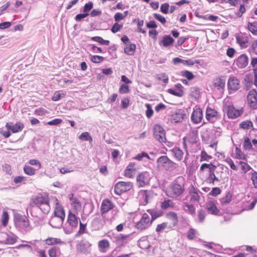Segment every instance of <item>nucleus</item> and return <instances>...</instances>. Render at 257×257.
Returning a JSON list of instances; mask_svg holds the SVG:
<instances>
[{"label": "nucleus", "mask_w": 257, "mask_h": 257, "mask_svg": "<svg viewBox=\"0 0 257 257\" xmlns=\"http://www.w3.org/2000/svg\"><path fill=\"white\" fill-rule=\"evenodd\" d=\"M185 182L184 177H178L168 186L166 190V195L173 199L178 200L185 191Z\"/></svg>", "instance_id": "1"}, {"label": "nucleus", "mask_w": 257, "mask_h": 257, "mask_svg": "<svg viewBox=\"0 0 257 257\" xmlns=\"http://www.w3.org/2000/svg\"><path fill=\"white\" fill-rule=\"evenodd\" d=\"M14 222L16 228L23 233H26L30 226L29 220L25 215L14 214Z\"/></svg>", "instance_id": "2"}, {"label": "nucleus", "mask_w": 257, "mask_h": 257, "mask_svg": "<svg viewBox=\"0 0 257 257\" xmlns=\"http://www.w3.org/2000/svg\"><path fill=\"white\" fill-rule=\"evenodd\" d=\"M158 166H161L168 172H172L177 167V164L167 156H161L157 160Z\"/></svg>", "instance_id": "3"}, {"label": "nucleus", "mask_w": 257, "mask_h": 257, "mask_svg": "<svg viewBox=\"0 0 257 257\" xmlns=\"http://www.w3.org/2000/svg\"><path fill=\"white\" fill-rule=\"evenodd\" d=\"M133 186V184L130 182L119 181L114 185V193L120 195L123 193L130 191Z\"/></svg>", "instance_id": "4"}, {"label": "nucleus", "mask_w": 257, "mask_h": 257, "mask_svg": "<svg viewBox=\"0 0 257 257\" xmlns=\"http://www.w3.org/2000/svg\"><path fill=\"white\" fill-rule=\"evenodd\" d=\"M153 135L154 138L160 143H165L166 139L165 132L163 127L160 124H156L153 128Z\"/></svg>", "instance_id": "5"}, {"label": "nucleus", "mask_w": 257, "mask_h": 257, "mask_svg": "<svg viewBox=\"0 0 257 257\" xmlns=\"http://www.w3.org/2000/svg\"><path fill=\"white\" fill-rule=\"evenodd\" d=\"M223 111L225 112L229 118H235L242 113L241 109H236L232 105H226L223 106Z\"/></svg>", "instance_id": "6"}, {"label": "nucleus", "mask_w": 257, "mask_h": 257, "mask_svg": "<svg viewBox=\"0 0 257 257\" xmlns=\"http://www.w3.org/2000/svg\"><path fill=\"white\" fill-rule=\"evenodd\" d=\"M151 224L152 222L149 215L145 213L143 214L140 220L136 223V227L138 229L143 230L149 227Z\"/></svg>", "instance_id": "7"}, {"label": "nucleus", "mask_w": 257, "mask_h": 257, "mask_svg": "<svg viewBox=\"0 0 257 257\" xmlns=\"http://www.w3.org/2000/svg\"><path fill=\"white\" fill-rule=\"evenodd\" d=\"M91 244L87 240H82L76 245L77 252L87 255L91 252Z\"/></svg>", "instance_id": "8"}, {"label": "nucleus", "mask_w": 257, "mask_h": 257, "mask_svg": "<svg viewBox=\"0 0 257 257\" xmlns=\"http://www.w3.org/2000/svg\"><path fill=\"white\" fill-rule=\"evenodd\" d=\"M186 116L185 111L182 109H177L171 116V122L173 123L181 122Z\"/></svg>", "instance_id": "9"}, {"label": "nucleus", "mask_w": 257, "mask_h": 257, "mask_svg": "<svg viewBox=\"0 0 257 257\" xmlns=\"http://www.w3.org/2000/svg\"><path fill=\"white\" fill-rule=\"evenodd\" d=\"M133 234H129L124 235L119 234L114 237L113 242H115L118 246H122L124 244L126 243L129 240L133 239Z\"/></svg>", "instance_id": "10"}, {"label": "nucleus", "mask_w": 257, "mask_h": 257, "mask_svg": "<svg viewBox=\"0 0 257 257\" xmlns=\"http://www.w3.org/2000/svg\"><path fill=\"white\" fill-rule=\"evenodd\" d=\"M150 180V174L148 172L140 173L137 177V182L139 187H144L149 184Z\"/></svg>", "instance_id": "11"}, {"label": "nucleus", "mask_w": 257, "mask_h": 257, "mask_svg": "<svg viewBox=\"0 0 257 257\" xmlns=\"http://www.w3.org/2000/svg\"><path fill=\"white\" fill-rule=\"evenodd\" d=\"M247 100L249 106L253 109L257 108V91L255 89H251L249 91Z\"/></svg>", "instance_id": "12"}, {"label": "nucleus", "mask_w": 257, "mask_h": 257, "mask_svg": "<svg viewBox=\"0 0 257 257\" xmlns=\"http://www.w3.org/2000/svg\"><path fill=\"white\" fill-rule=\"evenodd\" d=\"M234 64L238 68H244L248 64V58L245 54H241L234 60Z\"/></svg>", "instance_id": "13"}, {"label": "nucleus", "mask_w": 257, "mask_h": 257, "mask_svg": "<svg viewBox=\"0 0 257 257\" xmlns=\"http://www.w3.org/2000/svg\"><path fill=\"white\" fill-rule=\"evenodd\" d=\"M166 217L170 221V222L169 223V229H173V228L177 225L178 222V218L177 213L174 211H169L166 213Z\"/></svg>", "instance_id": "14"}, {"label": "nucleus", "mask_w": 257, "mask_h": 257, "mask_svg": "<svg viewBox=\"0 0 257 257\" xmlns=\"http://www.w3.org/2000/svg\"><path fill=\"white\" fill-rule=\"evenodd\" d=\"M115 207L114 204L108 199H104L101 205L100 211L103 215Z\"/></svg>", "instance_id": "15"}, {"label": "nucleus", "mask_w": 257, "mask_h": 257, "mask_svg": "<svg viewBox=\"0 0 257 257\" xmlns=\"http://www.w3.org/2000/svg\"><path fill=\"white\" fill-rule=\"evenodd\" d=\"M203 118V111L202 109L198 107L194 109L193 111L191 119L194 123L197 124L200 122Z\"/></svg>", "instance_id": "16"}, {"label": "nucleus", "mask_w": 257, "mask_h": 257, "mask_svg": "<svg viewBox=\"0 0 257 257\" xmlns=\"http://www.w3.org/2000/svg\"><path fill=\"white\" fill-rule=\"evenodd\" d=\"M176 89L170 88L168 89V92L172 95L178 97H182L184 95V92L183 91L184 87L180 84L177 83L175 85Z\"/></svg>", "instance_id": "17"}, {"label": "nucleus", "mask_w": 257, "mask_h": 257, "mask_svg": "<svg viewBox=\"0 0 257 257\" xmlns=\"http://www.w3.org/2000/svg\"><path fill=\"white\" fill-rule=\"evenodd\" d=\"M4 239L1 242L5 244H13L16 243L18 239V237L13 233L7 234L2 233Z\"/></svg>", "instance_id": "18"}, {"label": "nucleus", "mask_w": 257, "mask_h": 257, "mask_svg": "<svg viewBox=\"0 0 257 257\" xmlns=\"http://www.w3.org/2000/svg\"><path fill=\"white\" fill-rule=\"evenodd\" d=\"M79 218L71 211H69L68 215L67 222L72 228H76L78 224Z\"/></svg>", "instance_id": "19"}, {"label": "nucleus", "mask_w": 257, "mask_h": 257, "mask_svg": "<svg viewBox=\"0 0 257 257\" xmlns=\"http://www.w3.org/2000/svg\"><path fill=\"white\" fill-rule=\"evenodd\" d=\"M68 198L71 202V204L76 211L80 210L81 208V204L77 197H75L73 193L68 195Z\"/></svg>", "instance_id": "20"}, {"label": "nucleus", "mask_w": 257, "mask_h": 257, "mask_svg": "<svg viewBox=\"0 0 257 257\" xmlns=\"http://www.w3.org/2000/svg\"><path fill=\"white\" fill-rule=\"evenodd\" d=\"M6 127L11 130L13 133H16L21 132L24 128V124L21 122H17L15 124L13 122H8L6 124Z\"/></svg>", "instance_id": "21"}, {"label": "nucleus", "mask_w": 257, "mask_h": 257, "mask_svg": "<svg viewBox=\"0 0 257 257\" xmlns=\"http://www.w3.org/2000/svg\"><path fill=\"white\" fill-rule=\"evenodd\" d=\"M239 81L234 77H230L228 80L227 87L228 89L233 91L239 89Z\"/></svg>", "instance_id": "22"}, {"label": "nucleus", "mask_w": 257, "mask_h": 257, "mask_svg": "<svg viewBox=\"0 0 257 257\" xmlns=\"http://www.w3.org/2000/svg\"><path fill=\"white\" fill-rule=\"evenodd\" d=\"M64 220L54 216H52L49 224L53 228H60L62 225Z\"/></svg>", "instance_id": "23"}, {"label": "nucleus", "mask_w": 257, "mask_h": 257, "mask_svg": "<svg viewBox=\"0 0 257 257\" xmlns=\"http://www.w3.org/2000/svg\"><path fill=\"white\" fill-rule=\"evenodd\" d=\"M236 39L237 43L241 48H246L247 44L248 42V37L244 34H241L236 36Z\"/></svg>", "instance_id": "24"}, {"label": "nucleus", "mask_w": 257, "mask_h": 257, "mask_svg": "<svg viewBox=\"0 0 257 257\" xmlns=\"http://www.w3.org/2000/svg\"><path fill=\"white\" fill-rule=\"evenodd\" d=\"M218 112L210 107H207L206 111V118L211 122L215 121Z\"/></svg>", "instance_id": "25"}, {"label": "nucleus", "mask_w": 257, "mask_h": 257, "mask_svg": "<svg viewBox=\"0 0 257 257\" xmlns=\"http://www.w3.org/2000/svg\"><path fill=\"white\" fill-rule=\"evenodd\" d=\"M175 40L170 35H165L159 42V45L164 47H168L173 45Z\"/></svg>", "instance_id": "26"}, {"label": "nucleus", "mask_w": 257, "mask_h": 257, "mask_svg": "<svg viewBox=\"0 0 257 257\" xmlns=\"http://www.w3.org/2000/svg\"><path fill=\"white\" fill-rule=\"evenodd\" d=\"M136 49V45L135 44L130 43L125 46L124 48V53L129 56L134 55Z\"/></svg>", "instance_id": "27"}, {"label": "nucleus", "mask_w": 257, "mask_h": 257, "mask_svg": "<svg viewBox=\"0 0 257 257\" xmlns=\"http://www.w3.org/2000/svg\"><path fill=\"white\" fill-rule=\"evenodd\" d=\"M98 248L99 250L102 252H105L107 251V248L109 246L108 241L106 239H103L98 242Z\"/></svg>", "instance_id": "28"}, {"label": "nucleus", "mask_w": 257, "mask_h": 257, "mask_svg": "<svg viewBox=\"0 0 257 257\" xmlns=\"http://www.w3.org/2000/svg\"><path fill=\"white\" fill-rule=\"evenodd\" d=\"M206 208L210 212L211 214L214 215H217L219 212V210L217 209L215 204L212 201L209 202L206 204Z\"/></svg>", "instance_id": "29"}, {"label": "nucleus", "mask_w": 257, "mask_h": 257, "mask_svg": "<svg viewBox=\"0 0 257 257\" xmlns=\"http://www.w3.org/2000/svg\"><path fill=\"white\" fill-rule=\"evenodd\" d=\"M48 200L47 197L39 196L33 199V203L37 207L42 206L44 203L47 202V200Z\"/></svg>", "instance_id": "30"}, {"label": "nucleus", "mask_w": 257, "mask_h": 257, "mask_svg": "<svg viewBox=\"0 0 257 257\" xmlns=\"http://www.w3.org/2000/svg\"><path fill=\"white\" fill-rule=\"evenodd\" d=\"M147 211L151 215V219L150 220L152 222L158 217L161 216L163 214V211L160 210L149 209Z\"/></svg>", "instance_id": "31"}, {"label": "nucleus", "mask_w": 257, "mask_h": 257, "mask_svg": "<svg viewBox=\"0 0 257 257\" xmlns=\"http://www.w3.org/2000/svg\"><path fill=\"white\" fill-rule=\"evenodd\" d=\"M53 216L64 220L65 214L63 208L61 206L56 207L54 212Z\"/></svg>", "instance_id": "32"}, {"label": "nucleus", "mask_w": 257, "mask_h": 257, "mask_svg": "<svg viewBox=\"0 0 257 257\" xmlns=\"http://www.w3.org/2000/svg\"><path fill=\"white\" fill-rule=\"evenodd\" d=\"M92 226L95 230H98L102 227V220L100 218L95 217L92 222Z\"/></svg>", "instance_id": "33"}, {"label": "nucleus", "mask_w": 257, "mask_h": 257, "mask_svg": "<svg viewBox=\"0 0 257 257\" xmlns=\"http://www.w3.org/2000/svg\"><path fill=\"white\" fill-rule=\"evenodd\" d=\"M171 151L178 161H181L182 159L184 153L179 148L175 147Z\"/></svg>", "instance_id": "34"}, {"label": "nucleus", "mask_w": 257, "mask_h": 257, "mask_svg": "<svg viewBox=\"0 0 257 257\" xmlns=\"http://www.w3.org/2000/svg\"><path fill=\"white\" fill-rule=\"evenodd\" d=\"M174 206V203L170 199L165 200L161 204V207L163 210H166L169 207L173 208Z\"/></svg>", "instance_id": "35"}, {"label": "nucleus", "mask_w": 257, "mask_h": 257, "mask_svg": "<svg viewBox=\"0 0 257 257\" xmlns=\"http://www.w3.org/2000/svg\"><path fill=\"white\" fill-rule=\"evenodd\" d=\"M248 30L254 35H257V22H248L247 25Z\"/></svg>", "instance_id": "36"}, {"label": "nucleus", "mask_w": 257, "mask_h": 257, "mask_svg": "<svg viewBox=\"0 0 257 257\" xmlns=\"http://www.w3.org/2000/svg\"><path fill=\"white\" fill-rule=\"evenodd\" d=\"M243 148L246 151H250L252 150V145L250 142L249 138L246 137L243 141Z\"/></svg>", "instance_id": "37"}, {"label": "nucleus", "mask_w": 257, "mask_h": 257, "mask_svg": "<svg viewBox=\"0 0 257 257\" xmlns=\"http://www.w3.org/2000/svg\"><path fill=\"white\" fill-rule=\"evenodd\" d=\"M232 197V196L231 193H227L224 197H223L219 200L221 204L222 205H224L228 204L231 201Z\"/></svg>", "instance_id": "38"}, {"label": "nucleus", "mask_w": 257, "mask_h": 257, "mask_svg": "<svg viewBox=\"0 0 257 257\" xmlns=\"http://www.w3.org/2000/svg\"><path fill=\"white\" fill-rule=\"evenodd\" d=\"M218 178L215 176L214 173H208V176L206 178V182L209 184L214 185L215 181L218 182Z\"/></svg>", "instance_id": "39"}, {"label": "nucleus", "mask_w": 257, "mask_h": 257, "mask_svg": "<svg viewBox=\"0 0 257 257\" xmlns=\"http://www.w3.org/2000/svg\"><path fill=\"white\" fill-rule=\"evenodd\" d=\"M181 75L186 78L189 81L192 80L194 78V74L190 71L188 70H182L181 71Z\"/></svg>", "instance_id": "40"}, {"label": "nucleus", "mask_w": 257, "mask_h": 257, "mask_svg": "<svg viewBox=\"0 0 257 257\" xmlns=\"http://www.w3.org/2000/svg\"><path fill=\"white\" fill-rule=\"evenodd\" d=\"M136 22H137V28L138 32L143 34H145L146 33V30L142 28L144 25V20H140L139 19H136L133 21L134 23Z\"/></svg>", "instance_id": "41"}, {"label": "nucleus", "mask_w": 257, "mask_h": 257, "mask_svg": "<svg viewBox=\"0 0 257 257\" xmlns=\"http://www.w3.org/2000/svg\"><path fill=\"white\" fill-rule=\"evenodd\" d=\"M250 47L248 49V52L250 54H256L257 49V40H253L250 43Z\"/></svg>", "instance_id": "42"}, {"label": "nucleus", "mask_w": 257, "mask_h": 257, "mask_svg": "<svg viewBox=\"0 0 257 257\" xmlns=\"http://www.w3.org/2000/svg\"><path fill=\"white\" fill-rule=\"evenodd\" d=\"M39 208L44 213H48L50 210L49 200H47V202L44 203L42 206H39Z\"/></svg>", "instance_id": "43"}, {"label": "nucleus", "mask_w": 257, "mask_h": 257, "mask_svg": "<svg viewBox=\"0 0 257 257\" xmlns=\"http://www.w3.org/2000/svg\"><path fill=\"white\" fill-rule=\"evenodd\" d=\"M9 219V216L7 211H4L1 217V221L4 226L7 225Z\"/></svg>", "instance_id": "44"}, {"label": "nucleus", "mask_w": 257, "mask_h": 257, "mask_svg": "<svg viewBox=\"0 0 257 257\" xmlns=\"http://www.w3.org/2000/svg\"><path fill=\"white\" fill-rule=\"evenodd\" d=\"M24 171L25 174L30 176L33 175L36 173V170L34 168L28 165H25L24 167Z\"/></svg>", "instance_id": "45"}, {"label": "nucleus", "mask_w": 257, "mask_h": 257, "mask_svg": "<svg viewBox=\"0 0 257 257\" xmlns=\"http://www.w3.org/2000/svg\"><path fill=\"white\" fill-rule=\"evenodd\" d=\"M240 127L244 130H248L250 127H253V124L251 121L246 120L242 121L239 124Z\"/></svg>", "instance_id": "46"}, {"label": "nucleus", "mask_w": 257, "mask_h": 257, "mask_svg": "<svg viewBox=\"0 0 257 257\" xmlns=\"http://www.w3.org/2000/svg\"><path fill=\"white\" fill-rule=\"evenodd\" d=\"M79 139L85 141H92V138L90 134L88 132L82 133L79 136Z\"/></svg>", "instance_id": "47"}, {"label": "nucleus", "mask_w": 257, "mask_h": 257, "mask_svg": "<svg viewBox=\"0 0 257 257\" xmlns=\"http://www.w3.org/2000/svg\"><path fill=\"white\" fill-rule=\"evenodd\" d=\"M139 243L140 246L142 248H148L150 246L148 240L145 237L141 238L139 241Z\"/></svg>", "instance_id": "48"}, {"label": "nucleus", "mask_w": 257, "mask_h": 257, "mask_svg": "<svg viewBox=\"0 0 257 257\" xmlns=\"http://www.w3.org/2000/svg\"><path fill=\"white\" fill-rule=\"evenodd\" d=\"M169 222H165L161 224H159L157 225L156 228V231L157 232H160L165 228L169 229Z\"/></svg>", "instance_id": "49"}, {"label": "nucleus", "mask_w": 257, "mask_h": 257, "mask_svg": "<svg viewBox=\"0 0 257 257\" xmlns=\"http://www.w3.org/2000/svg\"><path fill=\"white\" fill-rule=\"evenodd\" d=\"M214 85L215 87H217L218 89L223 88L225 86V80L220 78L217 79L214 83Z\"/></svg>", "instance_id": "50"}, {"label": "nucleus", "mask_w": 257, "mask_h": 257, "mask_svg": "<svg viewBox=\"0 0 257 257\" xmlns=\"http://www.w3.org/2000/svg\"><path fill=\"white\" fill-rule=\"evenodd\" d=\"M122 27V24H119L116 22L112 25L110 30L113 33H116L120 31Z\"/></svg>", "instance_id": "51"}, {"label": "nucleus", "mask_w": 257, "mask_h": 257, "mask_svg": "<svg viewBox=\"0 0 257 257\" xmlns=\"http://www.w3.org/2000/svg\"><path fill=\"white\" fill-rule=\"evenodd\" d=\"M90 60L94 63H99L104 60V58L98 55H93L91 56Z\"/></svg>", "instance_id": "52"}, {"label": "nucleus", "mask_w": 257, "mask_h": 257, "mask_svg": "<svg viewBox=\"0 0 257 257\" xmlns=\"http://www.w3.org/2000/svg\"><path fill=\"white\" fill-rule=\"evenodd\" d=\"M184 205L187 208L188 212L193 216L195 215V208L192 204H189L187 202H185Z\"/></svg>", "instance_id": "53"}, {"label": "nucleus", "mask_w": 257, "mask_h": 257, "mask_svg": "<svg viewBox=\"0 0 257 257\" xmlns=\"http://www.w3.org/2000/svg\"><path fill=\"white\" fill-rule=\"evenodd\" d=\"M130 92L129 86L126 84H122L119 88V92L121 94H126Z\"/></svg>", "instance_id": "54"}, {"label": "nucleus", "mask_w": 257, "mask_h": 257, "mask_svg": "<svg viewBox=\"0 0 257 257\" xmlns=\"http://www.w3.org/2000/svg\"><path fill=\"white\" fill-rule=\"evenodd\" d=\"M93 7V4L91 2H89L85 4L83 7V12L85 14H89V12L92 10Z\"/></svg>", "instance_id": "55"}, {"label": "nucleus", "mask_w": 257, "mask_h": 257, "mask_svg": "<svg viewBox=\"0 0 257 257\" xmlns=\"http://www.w3.org/2000/svg\"><path fill=\"white\" fill-rule=\"evenodd\" d=\"M146 106L147 107V110L146 111V116L148 118H150L153 116V114L154 113V110L152 108L150 104H146Z\"/></svg>", "instance_id": "56"}, {"label": "nucleus", "mask_w": 257, "mask_h": 257, "mask_svg": "<svg viewBox=\"0 0 257 257\" xmlns=\"http://www.w3.org/2000/svg\"><path fill=\"white\" fill-rule=\"evenodd\" d=\"M46 242L48 245H53V244H58V243L61 242V241L58 238L51 237V238H47L46 240Z\"/></svg>", "instance_id": "57"}, {"label": "nucleus", "mask_w": 257, "mask_h": 257, "mask_svg": "<svg viewBox=\"0 0 257 257\" xmlns=\"http://www.w3.org/2000/svg\"><path fill=\"white\" fill-rule=\"evenodd\" d=\"M235 157L236 159H242L244 160H246V158H245V156H243V157H242L243 154H242V153L241 150L239 148H238V147H236L235 148Z\"/></svg>", "instance_id": "58"}, {"label": "nucleus", "mask_w": 257, "mask_h": 257, "mask_svg": "<svg viewBox=\"0 0 257 257\" xmlns=\"http://www.w3.org/2000/svg\"><path fill=\"white\" fill-rule=\"evenodd\" d=\"M221 192V190L219 187H213L212 190L209 192V195L215 197L220 194Z\"/></svg>", "instance_id": "59"}, {"label": "nucleus", "mask_w": 257, "mask_h": 257, "mask_svg": "<svg viewBox=\"0 0 257 257\" xmlns=\"http://www.w3.org/2000/svg\"><path fill=\"white\" fill-rule=\"evenodd\" d=\"M86 227V224L82 223L80 221V226L78 231L77 232L76 236H78L83 234L85 232Z\"/></svg>", "instance_id": "60"}, {"label": "nucleus", "mask_w": 257, "mask_h": 257, "mask_svg": "<svg viewBox=\"0 0 257 257\" xmlns=\"http://www.w3.org/2000/svg\"><path fill=\"white\" fill-rule=\"evenodd\" d=\"M198 217L199 222H202L204 221L205 217V212L203 209H201L198 211Z\"/></svg>", "instance_id": "61"}, {"label": "nucleus", "mask_w": 257, "mask_h": 257, "mask_svg": "<svg viewBox=\"0 0 257 257\" xmlns=\"http://www.w3.org/2000/svg\"><path fill=\"white\" fill-rule=\"evenodd\" d=\"M154 17L162 24H164L166 22L165 18L160 14L155 13L154 14Z\"/></svg>", "instance_id": "62"}, {"label": "nucleus", "mask_w": 257, "mask_h": 257, "mask_svg": "<svg viewBox=\"0 0 257 257\" xmlns=\"http://www.w3.org/2000/svg\"><path fill=\"white\" fill-rule=\"evenodd\" d=\"M169 8V4L168 3H164L161 5L160 7L161 12L165 14L168 13Z\"/></svg>", "instance_id": "63"}, {"label": "nucleus", "mask_w": 257, "mask_h": 257, "mask_svg": "<svg viewBox=\"0 0 257 257\" xmlns=\"http://www.w3.org/2000/svg\"><path fill=\"white\" fill-rule=\"evenodd\" d=\"M196 230L194 228H190L187 232V236L189 239H193L195 237V234Z\"/></svg>", "instance_id": "64"}]
</instances>
